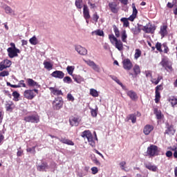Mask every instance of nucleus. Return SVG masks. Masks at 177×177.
<instances>
[{
    "label": "nucleus",
    "mask_w": 177,
    "mask_h": 177,
    "mask_svg": "<svg viewBox=\"0 0 177 177\" xmlns=\"http://www.w3.org/2000/svg\"><path fill=\"white\" fill-rule=\"evenodd\" d=\"M132 9H133V13L129 18H121L120 21L123 23L124 27H129V20L130 21H133L135 19H136V16L138 15V10L136 9V6H135V3H132Z\"/></svg>",
    "instance_id": "1"
},
{
    "label": "nucleus",
    "mask_w": 177,
    "mask_h": 177,
    "mask_svg": "<svg viewBox=\"0 0 177 177\" xmlns=\"http://www.w3.org/2000/svg\"><path fill=\"white\" fill-rule=\"evenodd\" d=\"M109 39L110 40L111 44L116 48V49L119 50L120 52L124 50V44L121 40H118L114 35H109Z\"/></svg>",
    "instance_id": "2"
},
{
    "label": "nucleus",
    "mask_w": 177,
    "mask_h": 177,
    "mask_svg": "<svg viewBox=\"0 0 177 177\" xmlns=\"http://www.w3.org/2000/svg\"><path fill=\"white\" fill-rule=\"evenodd\" d=\"M82 138H84V139H87L88 145L91 146L92 147H95V140H93V136H92V133H91V131L86 130L82 133L81 135Z\"/></svg>",
    "instance_id": "3"
},
{
    "label": "nucleus",
    "mask_w": 177,
    "mask_h": 177,
    "mask_svg": "<svg viewBox=\"0 0 177 177\" xmlns=\"http://www.w3.org/2000/svg\"><path fill=\"white\" fill-rule=\"evenodd\" d=\"M147 154L149 157H154L155 156H158V147L157 145H151L147 150Z\"/></svg>",
    "instance_id": "4"
},
{
    "label": "nucleus",
    "mask_w": 177,
    "mask_h": 177,
    "mask_svg": "<svg viewBox=\"0 0 177 177\" xmlns=\"http://www.w3.org/2000/svg\"><path fill=\"white\" fill-rule=\"evenodd\" d=\"M26 122H31L32 124H38L39 122V115L37 114L29 115L24 118Z\"/></svg>",
    "instance_id": "5"
},
{
    "label": "nucleus",
    "mask_w": 177,
    "mask_h": 177,
    "mask_svg": "<svg viewBox=\"0 0 177 177\" xmlns=\"http://www.w3.org/2000/svg\"><path fill=\"white\" fill-rule=\"evenodd\" d=\"M160 65L166 69L167 71H172V63L167 59V58L162 59V61L160 62Z\"/></svg>",
    "instance_id": "6"
},
{
    "label": "nucleus",
    "mask_w": 177,
    "mask_h": 177,
    "mask_svg": "<svg viewBox=\"0 0 177 177\" xmlns=\"http://www.w3.org/2000/svg\"><path fill=\"white\" fill-rule=\"evenodd\" d=\"M34 92H35V93H38V89L26 90L24 93V96L29 100H32V99L35 97V93H34Z\"/></svg>",
    "instance_id": "7"
},
{
    "label": "nucleus",
    "mask_w": 177,
    "mask_h": 177,
    "mask_svg": "<svg viewBox=\"0 0 177 177\" xmlns=\"http://www.w3.org/2000/svg\"><path fill=\"white\" fill-rule=\"evenodd\" d=\"M63 107V99L62 97H57L53 102V108L54 110H60Z\"/></svg>",
    "instance_id": "8"
},
{
    "label": "nucleus",
    "mask_w": 177,
    "mask_h": 177,
    "mask_svg": "<svg viewBox=\"0 0 177 177\" xmlns=\"http://www.w3.org/2000/svg\"><path fill=\"white\" fill-rule=\"evenodd\" d=\"M7 52L9 57H10V59H13V57H17V53H20V50L17 48H12V47H10L8 48Z\"/></svg>",
    "instance_id": "9"
},
{
    "label": "nucleus",
    "mask_w": 177,
    "mask_h": 177,
    "mask_svg": "<svg viewBox=\"0 0 177 177\" xmlns=\"http://www.w3.org/2000/svg\"><path fill=\"white\" fill-rule=\"evenodd\" d=\"M84 62H85L86 64L89 66V67H91V68L93 69L94 71H96V73H100V66L96 64L95 62L85 59H84Z\"/></svg>",
    "instance_id": "10"
},
{
    "label": "nucleus",
    "mask_w": 177,
    "mask_h": 177,
    "mask_svg": "<svg viewBox=\"0 0 177 177\" xmlns=\"http://www.w3.org/2000/svg\"><path fill=\"white\" fill-rule=\"evenodd\" d=\"M83 17L86 20L87 24H89L88 19H91V15L89 14V8L86 4L83 6Z\"/></svg>",
    "instance_id": "11"
},
{
    "label": "nucleus",
    "mask_w": 177,
    "mask_h": 177,
    "mask_svg": "<svg viewBox=\"0 0 177 177\" xmlns=\"http://www.w3.org/2000/svg\"><path fill=\"white\" fill-rule=\"evenodd\" d=\"M12 66V61L9 59H4L0 62V71H3L5 68H9Z\"/></svg>",
    "instance_id": "12"
},
{
    "label": "nucleus",
    "mask_w": 177,
    "mask_h": 177,
    "mask_svg": "<svg viewBox=\"0 0 177 177\" xmlns=\"http://www.w3.org/2000/svg\"><path fill=\"white\" fill-rule=\"evenodd\" d=\"M142 31H145V32H147L148 34H153V32L156 31V26L149 24L142 28Z\"/></svg>",
    "instance_id": "13"
},
{
    "label": "nucleus",
    "mask_w": 177,
    "mask_h": 177,
    "mask_svg": "<svg viewBox=\"0 0 177 177\" xmlns=\"http://www.w3.org/2000/svg\"><path fill=\"white\" fill-rule=\"evenodd\" d=\"M122 63H123V68H124V70H127L128 71H129V70H131L133 66V65H132V62H131L130 59H124Z\"/></svg>",
    "instance_id": "14"
},
{
    "label": "nucleus",
    "mask_w": 177,
    "mask_h": 177,
    "mask_svg": "<svg viewBox=\"0 0 177 177\" xmlns=\"http://www.w3.org/2000/svg\"><path fill=\"white\" fill-rule=\"evenodd\" d=\"M51 77L57 78L58 80H63L64 78V73L61 71H55L50 74Z\"/></svg>",
    "instance_id": "15"
},
{
    "label": "nucleus",
    "mask_w": 177,
    "mask_h": 177,
    "mask_svg": "<svg viewBox=\"0 0 177 177\" xmlns=\"http://www.w3.org/2000/svg\"><path fill=\"white\" fill-rule=\"evenodd\" d=\"M75 50L76 52H77V53H79V55H82L83 56H85V55L88 53V50H86V48L80 45L75 46Z\"/></svg>",
    "instance_id": "16"
},
{
    "label": "nucleus",
    "mask_w": 177,
    "mask_h": 177,
    "mask_svg": "<svg viewBox=\"0 0 177 177\" xmlns=\"http://www.w3.org/2000/svg\"><path fill=\"white\" fill-rule=\"evenodd\" d=\"M51 95H54V96H59V95H63L62 90H59L56 87H49L48 88Z\"/></svg>",
    "instance_id": "17"
},
{
    "label": "nucleus",
    "mask_w": 177,
    "mask_h": 177,
    "mask_svg": "<svg viewBox=\"0 0 177 177\" xmlns=\"http://www.w3.org/2000/svg\"><path fill=\"white\" fill-rule=\"evenodd\" d=\"M26 82L28 86H32V88H39L41 86L38 82H35L34 80L31 78L26 79Z\"/></svg>",
    "instance_id": "18"
},
{
    "label": "nucleus",
    "mask_w": 177,
    "mask_h": 177,
    "mask_svg": "<svg viewBox=\"0 0 177 177\" xmlns=\"http://www.w3.org/2000/svg\"><path fill=\"white\" fill-rule=\"evenodd\" d=\"M168 28V26L167 25H163L160 26V30L159 32V34L161 35V38H164V37H167L168 35V30H167Z\"/></svg>",
    "instance_id": "19"
},
{
    "label": "nucleus",
    "mask_w": 177,
    "mask_h": 177,
    "mask_svg": "<svg viewBox=\"0 0 177 177\" xmlns=\"http://www.w3.org/2000/svg\"><path fill=\"white\" fill-rule=\"evenodd\" d=\"M15 104L12 101H8L6 104V111H8L9 113H12V111L15 110Z\"/></svg>",
    "instance_id": "20"
},
{
    "label": "nucleus",
    "mask_w": 177,
    "mask_h": 177,
    "mask_svg": "<svg viewBox=\"0 0 177 177\" xmlns=\"http://www.w3.org/2000/svg\"><path fill=\"white\" fill-rule=\"evenodd\" d=\"M153 129H154V127H153V125L147 124L143 129V133L145 135H150Z\"/></svg>",
    "instance_id": "21"
},
{
    "label": "nucleus",
    "mask_w": 177,
    "mask_h": 177,
    "mask_svg": "<svg viewBox=\"0 0 177 177\" xmlns=\"http://www.w3.org/2000/svg\"><path fill=\"white\" fill-rule=\"evenodd\" d=\"M46 169H49L48 163L43 162L40 165L37 166V171H39V172H46Z\"/></svg>",
    "instance_id": "22"
},
{
    "label": "nucleus",
    "mask_w": 177,
    "mask_h": 177,
    "mask_svg": "<svg viewBox=\"0 0 177 177\" xmlns=\"http://www.w3.org/2000/svg\"><path fill=\"white\" fill-rule=\"evenodd\" d=\"M127 95L131 99V100H137L138 99V94L132 90L127 91Z\"/></svg>",
    "instance_id": "23"
},
{
    "label": "nucleus",
    "mask_w": 177,
    "mask_h": 177,
    "mask_svg": "<svg viewBox=\"0 0 177 177\" xmlns=\"http://www.w3.org/2000/svg\"><path fill=\"white\" fill-rule=\"evenodd\" d=\"M109 6L112 13H118V8H117V3L114 2H111L109 3Z\"/></svg>",
    "instance_id": "24"
},
{
    "label": "nucleus",
    "mask_w": 177,
    "mask_h": 177,
    "mask_svg": "<svg viewBox=\"0 0 177 177\" xmlns=\"http://www.w3.org/2000/svg\"><path fill=\"white\" fill-rule=\"evenodd\" d=\"M133 71L134 73V75L132 73H129V75H134V77H136L137 75H139L140 74V67L139 65L136 64L133 68Z\"/></svg>",
    "instance_id": "25"
},
{
    "label": "nucleus",
    "mask_w": 177,
    "mask_h": 177,
    "mask_svg": "<svg viewBox=\"0 0 177 177\" xmlns=\"http://www.w3.org/2000/svg\"><path fill=\"white\" fill-rule=\"evenodd\" d=\"M69 122L72 127H78L80 124V121L77 118H71L69 119Z\"/></svg>",
    "instance_id": "26"
},
{
    "label": "nucleus",
    "mask_w": 177,
    "mask_h": 177,
    "mask_svg": "<svg viewBox=\"0 0 177 177\" xmlns=\"http://www.w3.org/2000/svg\"><path fill=\"white\" fill-rule=\"evenodd\" d=\"M145 167L149 171L156 172L157 171V166L151 165V163H145Z\"/></svg>",
    "instance_id": "27"
},
{
    "label": "nucleus",
    "mask_w": 177,
    "mask_h": 177,
    "mask_svg": "<svg viewBox=\"0 0 177 177\" xmlns=\"http://www.w3.org/2000/svg\"><path fill=\"white\" fill-rule=\"evenodd\" d=\"M59 142H62V143H64V145H68L69 146H74V142L73 141L66 139V138H58Z\"/></svg>",
    "instance_id": "28"
},
{
    "label": "nucleus",
    "mask_w": 177,
    "mask_h": 177,
    "mask_svg": "<svg viewBox=\"0 0 177 177\" xmlns=\"http://www.w3.org/2000/svg\"><path fill=\"white\" fill-rule=\"evenodd\" d=\"M3 8L7 15H12V16H15L16 15V12H15V10L12 9V8L6 6Z\"/></svg>",
    "instance_id": "29"
},
{
    "label": "nucleus",
    "mask_w": 177,
    "mask_h": 177,
    "mask_svg": "<svg viewBox=\"0 0 177 177\" xmlns=\"http://www.w3.org/2000/svg\"><path fill=\"white\" fill-rule=\"evenodd\" d=\"M168 100L173 107H177V98L176 97H170Z\"/></svg>",
    "instance_id": "30"
},
{
    "label": "nucleus",
    "mask_w": 177,
    "mask_h": 177,
    "mask_svg": "<svg viewBox=\"0 0 177 177\" xmlns=\"http://www.w3.org/2000/svg\"><path fill=\"white\" fill-rule=\"evenodd\" d=\"M44 68H46V70H48V71H50V70L53 68V64H52V63L49 62L44 61Z\"/></svg>",
    "instance_id": "31"
},
{
    "label": "nucleus",
    "mask_w": 177,
    "mask_h": 177,
    "mask_svg": "<svg viewBox=\"0 0 177 177\" xmlns=\"http://www.w3.org/2000/svg\"><path fill=\"white\" fill-rule=\"evenodd\" d=\"M92 35H98L99 37H104V33L103 30L98 29L92 32Z\"/></svg>",
    "instance_id": "32"
},
{
    "label": "nucleus",
    "mask_w": 177,
    "mask_h": 177,
    "mask_svg": "<svg viewBox=\"0 0 177 177\" xmlns=\"http://www.w3.org/2000/svg\"><path fill=\"white\" fill-rule=\"evenodd\" d=\"M29 42L30 44H31V45H38V39H37V37L33 36L32 38H30L29 39Z\"/></svg>",
    "instance_id": "33"
},
{
    "label": "nucleus",
    "mask_w": 177,
    "mask_h": 177,
    "mask_svg": "<svg viewBox=\"0 0 177 177\" xmlns=\"http://www.w3.org/2000/svg\"><path fill=\"white\" fill-rule=\"evenodd\" d=\"M75 68V66H68L66 68L68 74H69V75H73V73H74Z\"/></svg>",
    "instance_id": "34"
},
{
    "label": "nucleus",
    "mask_w": 177,
    "mask_h": 177,
    "mask_svg": "<svg viewBox=\"0 0 177 177\" xmlns=\"http://www.w3.org/2000/svg\"><path fill=\"white\" fill-rule=\"evenodd\" d=\"M90 95L93 96V97H97L99 96V92L96 91V89L91 88L90 89Z\"/></svg>",
    "instance_id": "35"
},
{
    "label": "nucleus",
    "mask_w": 177,
    "mask_h": 177,
    "mask_svg": "<svg viewBox=\"0 0 177 177\" xmlns=\"http://www.w3.org/2000/svg\"><path fill=\"white\" fill-rule=\"evenodd\" d=\"M165 133H167V135H174V133H175V130H174V127H167V129L165 131Z\"/></svg>",
    "instance_id": "36"
},
{
    "label": "nucleus",
    "mask_w": 177,
    "mask_h": 177,
    "mask_svg": "<svg viewBox=\"0 0 177 177\" xmlns=\"http://www.w3.org/2000/svg\"><path fill=\"white\" fill-rule=\"evenodd\" d=\"M140 56H142V51H140L139 49H136L134 59L136 60H138L140 57Z\"/></svg>",
    "instance_id": "37"
},
{
    "label": "nucleus",
    "mask_w": 177,
    "mask_h": 177,
    "mask_svg": "<svg viewBox=\"0 0 177 177\" xmlns=\"http://www.w3.org/2000/svg\"><path fill=\"white\" fill-rule=\"evenodd\" d=\"M75 5L77 9H82V0H75Z\"/></svg>",
    "instance_id": "38"
},
{
    "label": "nucleus",
    "mask_w": 177,
    "mask_h": 177,
    "mask_svg": "<svg viewBox=\"0 0 177 177\" xmlns=\"http://www.w3.org/2000/svg\"><path fill=\"white\" fill-rule=\"evenodd\" d=\"M128 120H131L132 124L136 122V115L135 114H130L127 118Z\"/></svg>",
    "instance_id": "39"
},
{
    "label": "nucleus",
    "mask_w": 177,
    "mask_h": 177,
    "mask_svg": "<svg viewBox=\"0 0 177 177\" xmlns=\"http://www.w3.org/2000/svg\"><path fill=\"white\" fill-rule=\"evenodd\" d=\"M127 38H128V35H127V31L123 30L122 32V42H127Z\"/></svg>",
    "instance_id": "40"
},
{
    "label": "nucleus",
    "mask_w": 177,
    "mask_h": 177,
    "mask_svg": "<svg viewBox=\"0 0 177 177\" xmlns=\"http://www.w3.org/2000/svg\"><path fill=\"white\" fill-rule=\"evenodd\" d=\"M92 117H97V106L95 107V109L90 108Z\"/></svg>",
    "instance_id": "41"
},
{
    "label": "nucleus",
    "mask_w": 177,
    "mask_h": 177,
    "mask_svg": "<svg viewBox=\"0 0 177 177\" xmlns=\"http://www.w3.org/2000/svg\"><path fill=\"white\" fill-rule=\"evenodd\" d=\"M154 114L156 115V118L158 120H161L162 115H161V111H158V109H154Z\"/></svg>",
    "instance_id": "42"
},
{
    "label": "nucleus",
    "mask_w": 177,
    "mask_h": 177,
    "mask_svg": "<svg viewBox=\"0 0 177 177\" xmlns=\"http://www.w3.org/2000/svg\"><path fill=\"white\" fill-rule=\"evenodd\" d=\"M12 96L14 97V100L15 102H18L19 97H20V94L19 93H17V91H14L12 93Z\"/></svg>",
    "instance_id": "43"
},
{
    "label": "nucleus",
    "mask_w": 177,
    "mask_h": 177,
    "mask_svg": "<svg viewBox=\"0 0 177 177\" xmlns=\"http://www.w3.org/2000/svg\"><path fill=\"white\" fill-rule=\"evenodd\" d=\"M112 79L113 80V81H115L118 84V85H120L122 89H125V86L122 84V83L120 81V80H118V78L113 77H112Z\"/></svg>",
    "instance_id": "44"
},
{
    "label": "nucleus",
    "mask_w": 177,
    "mask_h": 177,
    "mask_svg": "<svg viewBox=\"0 0 177 177\" xmlns=\"http://www.w3.org/2000/svg\"><path fill=\"white\" fill-rule=\"evenodd\" d=\"M113 31L115 33V35L117 38H120V30H118V28L117 26H113Z\"/></svg>",
    "instance_id": "45"
},
{
    "label": "nucleus",
    "mask_w": 177,
    "mask_h": 177,
    "mask_svg": "<svg viewBox=\"0 0 177 177\" xmlns=\"http://www.w3.org/2000/svg\"><path fill=\"white\" fill-rule=\"evenodd\" d=\"M155 93H156L155 102L156 103H158V102H160V99L161 98L160 91H156Z\"/></svg>",
    "instance_id": "46"
},
{
    "label": "nucleus",
    "mask_w": 177,
    "mask_h": 177,
    "mask_svg": "<svg viewBox=\"0 0 177 177\" xmlns=\"http://www.w3.org/2000/svg\"><path fill=\"white\" fill-rule=\"evenodd\" d=\"M63 81L66 84H71V82H73V80H71V77L68 76L64 77Z\"/></svg>",
    "instance_id": "47"
},
{
    "label": "nucleus",
    "mask_w": 177,
    "mask_h": 177,
    "mask_svg": "<svg viewBox=\"0 0 177 177\" xmlns=\"http://www.w3.org/2000/svg\"><path fill=\"white\" fill-rule=\"evenodd\" d=\"M162 46L163 48L164 53H168V52H169V48L167 46V44H163Z\"/></svg>",
    "instance_id": "48"
},
{
    "label": "nucleus",
    "mask_w": 177,
    "mask_h": 177,
    "mask_svg": "<svg viewBox=\"0 0 177 177\" xmlns=\"http://www.w3.org/2000/svg\"><path fill=\"white\" fill-rule=\"evenodd\" d=\"M9 75V71H3L0 73V77H8Z\"/></svg>",
    "instance_id": "49"
},
{
    "label": "nucleus",
    "mask_w": 177,
    "mask_h": 177,
    "mask_svg": "<svg viewBox=\"0 0 177 177\" xmlns=\"http://www.w3.org/2000/svg\"><path fill=\"white\" fill-rule=\"evenodd\" d=\"M91 172H92L93 175H96V174H97V172H99V169L96 167H93L91 168Z\"/></svg>",
    "instance_id": "50"
},
{
    "label": "nucleus",
    "mask_w": 177,
    "mask_h": 177,
    "mask_svg": "<svg viewBox=\"0 0 177 177\" xmlns=\"http://www.w3.org/2000/svg\"><path fill=\"white\" fill-rule=\"evenodd\" d=\"M26 151H28V153H32V154H35V147L27 148Z\"/></svg>",
    "instance_id": "51"
},
{
    "label": "nucleus",
    "mask_w": 177,
    "mask_h": 177,
    "mask_svg": "<svg viewBox=\"0 0 177 177\" xmlns=\"http://www.w3.org/2000/svg\"><path fill=\"white\" fill-rule=\"evenodd\" d=\"M161 46H162L161 43H159V42L156 43V48L157 50H158L159 52H162V50L161 49Z\"/></svg>",
    "instance_id": "52"
},
{
    "label": "nucleus",
    "mask_w": 177,
    "mask_h": 177,
    "mask_svg": "<svg viewBox=\"0 0 177 177\" xmlns=\"http://www.w3.org/2000/svg\"><path fill=\"white\" fill-rule=\"evenodd\" d=\"M67 99L68 100H69V102H74L75 100L74 97L73 96V95H71V93H68L67 95Z\"/></svg>",
    "instance_id": "53"
},
{
    "label": "nucleus",
    "mask_w": 177,
    "mask_h": 177,
    "mask_svg": "<svg viewBox=\"0 0 177 177\" xmlns=\"http://www.w3.org/2000/svg\"><path fill=\"white\" fill-rule=\"evenodd\" d=\"M93 19L95 21V23H97V20H99V15H97V12L93 14Z\"/></svg>",
    "instance_id": "54"
},
{
    "label": "nucleus",
    "mask_w": 177,
    "mask_h": 177,
    "mask_svg": "<svg viewBox=\"0 0 177 177\" xmlns=\"http://www.w3.org/2000/svg\"><path fill=\"white\" fill-rule=\"evenodd\" d=\"M18 86H20V88H21V86L23 88H26V83H24V80L19 81Z\"/></svg>",
    "instance_id": "55"
},
{
    "label": "nucleus",
    "mask_w": 177,
    "mask_h": 177,
    "mask_svg": "<svg viewBox=\"0 0 177 177\" xmlns=\"http://www.w3.org/2000/svg\"><path fill=\"white\" fill-rule=\"evenodd\" d=\"M127 165V162H121L120 163V168H121V169H122L123 171H125V165Z\"/></svg>",
    "instance_id": "56"
},
{
    "label": "nucleus",
    "mask_w": 177,
    "mask_h": 177,
    "mask_svg": "<svg viewBox=\"0 0 177 177\" xmlns=\"http://www.w3.org/2000/svg\"><path fill=\"white\" fill-rule=\"evenodd\" d=\"M160 91H162V84L158 85L156 87V92H160Z\"/></svg>",
    "instance_id": "57"
},
{
    "label": "nucleus",
    "mask_w": 177,
    "mask_h": 177,
    "mask_svg": "<svg viewBox=\"0 0 177 177\" xmlns=\"http://www.w3.org/2000/svg\"><path fill=\"white\" fill-rule=\"evenodd\" d=\"M88 5H89L91 7V9H95V8H96V6L95 5V3H92L91 2V1H88Z\"/></svg>",
    "instance_id": "58"
},
{
    "label": "nucleus",
    "mask_w": 177,
    "mask_h": 177,
    "mask_svg": "<svg viewBox=\"0 0 177 177\" xmlns=\"http://www.w3.org/2000/svg\"><path fill=\"white\" fill-rule=\"evenodd\" d=\"M3 139H5L3 134H2L1 132H0V145H2V142H3Z\"/></svg>",
    "instance_id": "59"
},
{
    "label": "nucleus",
    "mask_w": 177,
    "mask_h": 177,
    "mask_svg": "<svg viewBox=\"0 0 177 177\" xmlns=\"http://www.w3.org/2000/svg\"><path fill=\"white\" fill-rule=\"evenodd\" d=\"M162 78V76H159L156 79V81L155 82V85H158V84L161 81V79Z\"/></svg>",
    "instance_id": "60"
},
{
    "label": "nucleus",
    "mask_w": 177,
    "mask_h": 177,
    "mask_svg": "<svg viewBox=\"0 0 177 177\" xmlns=\"http://www.w3.org/2000/svg\"><path fill=\"white\" fill-rule=\"evenodd\" d=\"M93 162H94V164H96L97 165H100V162L97 160V158H94L93 160Z\"/></svg>",
    "instance_id": "61"
},
{
    "label": "nucleus",
    "mask_w": 177,
    "mask_h": 177,
    "mask_svg": "<svg viewBox=\"0 0 177 177\" xmlns=\"http://www.w3.org/2000/svg\"><path fill=\"white\" fill-rule=\"evenodd\" d=\"M145 75L147 77H151V71H146L145 72Z\"/></svg>",
    "instance_id": "62"
},
{
    "label": "nucleus",
    "mask_w": 177,
    "mask_h": 177,
    "mask_svg": "<svg viewBox=\"0 0 177 177\" xmlns=\"http://www.w3.org/2000/svg\"><path fill=\"white\" fill-rule=\"evenodd\" d=\"M166 156H167V157H172V151H167L166 152Z\"/></svg>",
    "instance_id": "63"
},
{
    "label": "nucleus",
    "mask_w": 177,
    "mask_h": 177,
    "mask_svg": "<svg viewBox=\"0 0 177 177\" xmlns=\"http://www.w3.org/2000/svg\"><path fill=\"white\" fill-rule=\"evenodd\" d=\"M123 5H128V0H119Z\"/></svg>",
    "instance_id": "64"
}]
</instances>
